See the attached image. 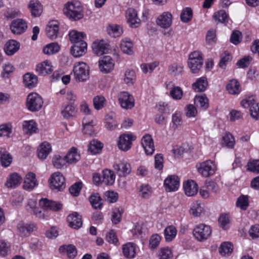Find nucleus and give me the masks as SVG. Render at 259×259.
<instances>
[{
	"label": "nucleus",
	"instance_id": "nucleus-1",
	"mask_svg": "<svg viewBox=\"0 0 259 259\" xmlns=\"http://www.w3.org/2000/svg\"><path fill=\"white\" fill-rule=\"evenodd\" d=\"M64 14L73 21H77L83 17L82 8L79 2L75 1L69 2L63 9Z\"/></svg>",
	"mask_w": 259,
	"mask_h": 259
},
{
	"label": "nucleus",
	"instance_id": "nucleus-2",
	"mask_svg": "<svg viewBox=\"0 0 259 259\" xmlns=\"http://www.w3.org/2000/svg\"><path fill=\"white\" fill-rule=\"evenodd\" d=\"M203 64V55L201 52L195 51L189 55L188 65L193 73H198Z\"/></svg>",
	"mask_w": 259,
	"mask_h": 259
},
{
	"label": "nucleus",
	"instance_id": "nucleus-3",
	"mask_svg": "<svg viewBox=\"0 0 259 259\" xmlns=\"http://www.w3.org/2000/svg\"><path fill=\"white\" fill-rule=\"evenodd\" d=\"M73 73L74 78L76 81H85L89 78V66L83 62H78L74 66Z\"/></svg>",
	"mask_w": 259,
	"mask_h": 259
},
{
	"label": "nucleus",
	"instance_id": "nucleus-4",
	"mask_svg": "<svg viewBox=\"0 0 259 259\" xmlns=\"http://www.w3.org/2000/svg\"><path fill=\"white\" fill-rule=\"evenodd\" d=\"M50 187L53 190L61 191L66 187L65 179L63 175L60 172L52 174L49 180Z\"/></svg>",
	"mask_w": 259,
	"mask_h": 259
},
{
	"label": "nucleus",
	"instance_id": "nucleus-5",
	"mask_svg": "<svg viewBox=\"0 0 259 259\" xmlns=\"http://www.w3.org/2000/svg\"><path fill=\"white\" fill-rule=\"evenodd\" d=\"M211 233L212 230L210 226L203 224L196 226L193 231V234L195 239L201 242L209 238Z\"/></svg>",
	"mask_w": 259,
	"mask_h": 259
},
{
	"label": "nucleus",
	"instance_id": "nucleus-6",
	"mask_svg": "<svg viewBox=\"0 0 259 259\" xmlns=\"http://www.w3.org/2000/svg\"><path fill=\"white\" fill-rule=\"evenodd\" d=\"M43 103L42 98L37 93H31L27 96L26 107L30 111L35 112L39 110Z\"/></svg>",
	"mask_w": 259,
	"mask_h": 259
},
{
	"label": "nucleus",
	"instance_id": "nucleus-7",
	"mask_svg": "<svg viewBox=\"0 0 259 259\" xmlns=\"http://www.w3.org/2000/svg\"><path fill=\"white\" fill-rule=\"evenodd\" d=\"M241 105L244 108H249L251 116L255 120L259 119V102L256 103L252 97L243 100Z\"/></svg>",
	"mask_w": 259,
	"mask_h": 259
},
{
	"label": "nucleus",
	"instance_id": "nucleus-8",
	"mask_svg": "<svg viewBox=\"0 0 259 259\" xmlns=\"http://www.w3.org/2000/svg\"><path fill=\"white\" fill-rule=\"evenodd\" d=\"M136 137L131 134H123L119 137L118 147L123 151H127L131 149L132 142L136 140Z\"/></svg>",
	"mask_w": 259,
	"mask_h": 259
},
{
	"label": "nucleus",
	"instance_id": "nucleus-9",
	"mask_svg": "<svg viewBox=\"0 0 259 259\" xmlns=\"http://www.w3.org/2000/svg\"><path fill=\"white\" fill-rule=\"evenodd\" d=\"M118 100L121 107L123 109H131L134 107V98L127 92L120 93L118 95Z\"/></svg>",
	"mask_w": 259,
	"mask_h": 259
},
{
	"label": "nucleus",
	"instance_id": "nucleus-10",
	"mask_svg": "<svg viewBox=\"0 0 259 259\" xmlns=\"http://www.w3.org/2000/svg\"><path fill=\"white\" fill-rule=\"evenodd\" d=\"M39 205L44 210L58 211L62 209V204L58 202L42 198L39 200Z\"/></svg>",
	"mask_w": 259,
	"mask_h": 259
},
{
	"label": "nucleus",
	"instance_id": "nucleus-11",
	"mask_svg": "<svg viewBox=\"0 0 259 259\" xmlns=\"http://www.w3.org/2000/svg\"><path fill=\"white\" fill-rule=\"evenodd\" d=\"M93 51L97 56L106 54L110 50V45L103 39L95 41L92 46Z\"/></svg>",
	"mask_w": 259,
	"mask_h": 259
},
{
	"label": "nucleus",
	"instance_id": "nucleus-12",
	"mask_svg": "<svg viewBox=\"0 0 259 259\" xmlns=\"http://www.w3.org/2000/svg\"><path fill=\"white\" fill-rule=\"evenodd\" d=\"M180 186V179L175 175L168 176L164 180V187L167 192L177 191Z\"/></svg>",
	"mask_w": 259,
	"mask_h": 259
},
{
	"label": "nucleus",
	"instance_id": "nucleus-13",
	"mask_svg": "<svg viewBox=\"0 0 259 259\" xmlns=\"http://www.w3.org/2000/svg\"><path fill=\"white\" fill-rule=\"evenodd\" d=\"M198 171L204 177H209L215 172L214 164L211 160L205 161L200 164Z\"/></svg>",
	"mask_w": 259,
	"mask_h": 259
},
{
	"label": "nucleus",
	"instance_id": "nucleus-14",
	"mask_svg": "<svg viewBox=\"0 0 259 259\" xmlns=\"http://www.w3.org/2000/svg\"><path fill=\"white\" fill-rule=\"evenodd\" d=\"M27 28V23L22 19H17L13 20L10 25L12 33L15 34H21L24 33Z\"/></svg>",
	"mask_w": 259,
	"mask_h": 259
},
{
	"label": "nucleus",
	"instance_id": "nucleus-15",
	"mask_svg": "<svg viewBox=\"0 0 259 259\" xmlns=\"http://www.w3.org/2000/svg\"><path fill=\"white\" fill-rule=\"evenodd\" d=\"M17 228L21 236H28L37 230V226L34 223L28 224L21 222L17 225Z\"/></svg>",
	"mask_w": 259,
	"mask_h": 259
},
{
	"label": "nucleus",
	"instance_id": "nucleus-16",
	"mask_svg": "<svg viewBox=\"0 0 259 259\" xmlns=\"http://www.w3.org/2000/svg\"><path fill=\"white\" fill-rule=\"evenodd\" d=\"M113 167L118 176L120 177H125L131 172V164L126 161H120L113 165Z\"/></svg>",
	"mask_w": 259,
	"mask_h": 259
},
{
	"label": "nucleus",
	"instance_id": "nucleus-17",
	"mask_svg": "<svg viewBox=\"0 0 259 259\" xmlns=\"http://www.w3.org/2000/svg\"><path fill=\"white\" fill-rule=\"evenodd\" d=\"M67 221L68 226L73 229H78L82 225L81 216L77 212H74L72 214L68 215Z\"/></svg>",
	"mask_w": 259,
	"mask_h": 259
},
{
	"label": "nucleus",
	"instance_id": "nucleus-18",
	"mask_svg": "<svg viewBox=\"0 0 259 259\" xmlns=\"http://www.w3.org/2000/svg\"><path fill=\"white\" fill-rule=\"evenodd\" d=\"M127 22L133 28L138 27L141 24V20L138 17L137 11L133 8H130L126 11Z\"/></svg>",
	"mask_w": 259,
	"mask_h": 259
},
{
	"label": "nucleus",
	"instance_id": "nucleus-19",
	"mask_svg": "<svg viewBox=\"0 0 259 259\" xmlns=\"http://www.w3.org/2000/svg\"><path fill=\"white\" fill-rule=\"evenodd\" d=\"M99 65L101 71L107 73L113 69L114 64L110 56H106L99 61Z\"/></svg>",
	"mask_w": 259,
	"mask_h": 259
},
{
	"label": "nucleus",
	"instance_id": "nucleus-20",
	"mask_svg": "<svg viewBox=\"0 0 259 259\" xmlns=\"http://www.w3.org/2000/svg\"><path fill=\"white\" fill-rule=\"evenodd\" d=\"M141 143L146 154L152 155L154 153V145L151 135H145L142 139Z\"/></svg>",
	"mask_w": 259,
	"mask_h": 259
},
{
	"label": "nucleus",
	"instance_id": "nucleus-21",
	"mask_svg": "<svg viewBox=\"0 0 259 259\" xmlns=\"http://www.w3.org/2000/svg\"><path fill=\"white\" fill-rule=\"evenodd\" d=\"M172 15L169 12H164L156 20L157 24L162 28L169 27L172 23Z\"/></svg>",
	"mask_w": 259,
	"mask_h": 259
},
{
	"label": "nucleus",
	"instance_id": "nucleus-22",
	"mask_svg": "<svg viewBox=\"0 0 259 259\" xmlns=\"http://www.w3.org/2000/svg\"><path fill=\"white\" fill-rule=\"evenodd\" d=\"M36 71L38 75L45 76L52 72L53 66L50 61L45 60L36 66Z\"/></svg>",
	"mask_w": 259,
	"mask_h": 259
},
{
	"label": "nucleus",
	"instance_id": "nucleus-23",
	"mask_svg": "<svg viewBox=\"0 0 259 259\" xmlns=\"http://www.w3.org/2000/svg\"><path fill=\"white\" fill-rule=\"evenodd\" d=\"M46 34L52 39L57 38L59 32V24L57 21H52L49 22L46 28Z\"/></svg>",
	"mask_w": 259,
	"mask_h": 259
},
{
	"label": "nucleus",
	"instance_id": "nucleus-24",
	"mask_svg": "<svg viewBox=\"0 0 259 259\" xmlns=\"http://www.w3.org/2000/svg\"><path fill=\"white\" fill-rule=\"evenodd\" d=\"M87 50V44L81 42L73 44L70 49L71 54L75 57H79L84 55Z\"/></svg>",
	"mask_w": 259,
	"mask_h": 259
},
{
	"label": "nucleus",
	"instance_id": "nucleus-25",
	"mask_svg": "<svg viewBox=\"0 0 259 259\" xmlns=\"http://www.w3.org/2000/svg\"><path fill=\"white\" fill-rule=\"evenodd\" d=\"M94 117L92 116V118L89 120L88 116H85L82 119L83 132L84 134L93 136L94 134L95 125Z\"/></svg>",
	"mask_w": 259,
	"mask_h": 259
},
{
	"label": "nucleus",
	"instance_id": "nucleus-26",
	"mask_svg": "<svg viewBox=\"0 0 259 259\" xmlns=\"http://www.w3.org/2000/svg\"><path fill=\"white\" fill-rule=\"evenodd\" d=\"M185 193L188 196H193L198 192V186L195 181L188 180L183 185Z\"/></svg>",
	"mask_w": 259,
	"mask_h": 259
},
{
	"label": "nucleus",
	"instance_id": "nucleus-27",
	"mask_svg": "<svg viewBox=\"0 0 259 259\" xmlns=\"http://www.w3.org/2000/svg\"><path fill=\"white\" fill-rule=\"evenodd\" d=\"M19 48V42L15 40L11 39L6 42L4 49L7 55L12 56L17 52Z\"/></svg>",
	"mask_w": 259,
	"mask_h": 259
},
{
	"label": "nucleus",
	"instance_id": "nucleus-28",
	"mask_svg": "<svg viewBox=\"0 0 259 259\" xmlns=\"http://www.w3.org/2000/svg\"><path fill=\"white\" fill-rule=\"evenodd\" d=\"M37 185L35 175L29 172L26 175L24 181L23 188L25 190H32Z\"/></svg>",
	"mask_w": 259,
	"mask_h": 259
},
{
	"label": "nucleus",
	"instance_id": "nucleus-29",
	"mask_svg": "<svg viewBox=\"0 0 259 259\" xmlns=\"http://www.w3.org/2000/svg\"><path fill=\"white\" fill-rule=\"evenodd\" d=\"M28 8L33 17L39 16L42 12L41 4L37 1L31 0L30 1Z\"/></svg>",
	"mask_w": 259,
	"mask_h": 259
},
{
	"label": "nucleus",
	"instance_id": "nucleus-30",
	"mask_svg": "<svg viewBox=\"0 0 259 259\" xmlns=\"http://www.w3.org/2000/svg\"><path fill=\"white\" fill-rule=\"evenodd\" d=\"M102 183L106 185H112L115 180V175L114 172L109 169H104L102 171Z\"/></svg>",
	"mask_w": 259,
	"mask_h": 259
},
{
	"label": "nucleus",
	"instance_id": "nucleus-31",
	"mask_svg": "<svg viewBox=\"0 0 259 259\" xmlns=\"http://www.w3.org/2000/svg\"><path fill=\"white\" fill-rule=\"evenodd\" d=\"M124 256L128 258H133L136 255V245L133 243H127L122 246Z\"/></svg>",
	"mask_w": 259,
	"mask_h": 259
},
{
	"label": "nucleus",
	"instance_id": "nucleus-32",
	"mask_svg": "<svg viewBox=\"0 0 259 259\" xmlns=\"http://www.w3.org/2000/svg\"><path fill=\"white\" fill-rule=\"evenodd\" d=\"M208 85V82L205 77H201L198 78L195 82L192 84L193 89L197 92H204Z\"/></svg>",
	"mask_w": 259,
	"mask_h": 259
},
{
	"label": "nucleus",
	"instance_id": "nucleus-33",
	"mask_svg": "<svg viewBox=\"0 0 259 259\" xmlns=\"http://www.w3.org/2000/svg\"><path fill=\"white\" fill-rule=\"evenodd\" d=\"M228 93L232 95H238L241 91L239 82L235 79L230 80L226 85Z\"/></svg>",
	"mask_w": 259,
	"mask_h": 259
},
{
	"label": "nucleus",
	"instance_id": "nucleus-34",
	"mask_svg": "<svg viewBox=\"0 0 259 259\" xmlns=\"http://www.w3.org/2000/svg\"><path fill=\"white\" fill-rule=\"evenodd\" d=\"M52 150L51 145L48 142L42 143L38 149V157L40 159H45Z\"/></svg>",
	"mask_w": 259,
	"mask_h": 259
},
{
	"label": "nucleus",
	"instance_id": "nucleus-35",
	"mask_svg": "<svg viewBox=\"0 0 259 259\" xmlns=\"http://www.w3.org/2000/svg\"><path fill=\"white\" fill-rule=\"evenodd\" d=\"M22 181V177L17 173H13L8 179L6 186L8 188H15L19 185Z\"/></svg>",
	"mask_w": 259,
	"mask_h": 259
},
{
	"label": "nucleus",
	"instance_id": "nucleus-36",
	"mask_svg": "<svg viewBox=\"0 0 259 259\" xmlns=\"http://www.w3.org/2000/svg\"><path fill=\"white\" fill-rule=\"evenodd\" d=\"M0 161L2 166L8 167L12 161V156L4 148L0 147Z\"/></svg>",
	"mask_w": 259,
	"mask_h": 259
},
{
	"label": "nucleus",
	"instance_id": "nucleus-37",
	"mask_svg": "<svg viewBox=\"0 0 259 259\" xmlns=\"http://www.w3.org/2000/svg\"><path fill=\"white\" fill-rule=\"evenodd\" d=\"M37 77L34 74L27 73L23 76V83L25 85L29 88L34 87L37 83Z\"/></svg>",
	"mask_w": 259,
	"mask_h": 259
},
{
	"label": "nucleus",
	"instance_id": "nucleus-38",
	"mask_svg": "<svg viewBox=\"0 0 259 259\" xmlns=\"http://www.w3.org/2000/svg\"><path fill=\"white\" fill-rule=\"evenodd\" d=\"M68 35L70 41L73 44L85 42L83 40V38L85 34L82 32H78L73 30L69 32Z\"/></svg>",
	"mask_w": 259,
	"mask_h": 259
},
{
	"label": "nucleus",
	"instance_id": "nucleus-39",
	"mask_svg": "<svg viewBox=\"0 0 259 259\" xmlns=\"http://www.w3.org/2000/svg\"><path fill=\"white\" fill-rule=\"evenodd\" d=\"M65 159L66 162L74 163L80 159V155L77 153V150L74 147L71 148L67 154L65 156Z\"/></svg>",
	"mask_w": 259,
	"mask_h": 259
},
{
	"label": "nucleus",
	"instance_id": "nucleus-40",
	"mask_svg": "<svg viewBox=\"0 0 259 259\" xmlns=\"http://www.w3.org/2000/svg\"><path fill=\"white\" fill-rule=\"evenodd\" d=\"M120 48L124 54L132 55L134 53L133 42L128 38H125L121 41Z\"/></svg>",
	"mask_w": 259,
	"mask_h": 259
},
{
	"label": "nucleus",
	"instance_id": "nucleus-41",
	"mask_svg": "<svg viewBox=\"0 0 259 259\" xmlns=\"http://www.w3.org/2000/svg\"><path fill=\"white\" fill-rule=\"evenodd\" d=\"M177 230L176 227L172 225L166 227L164 231V235L166 242L171 241L176 236Z\"/></svg>",
	"mask_w": 259,
	"mask_h": 259
},
{
	"label": "nucleus",
	"instance_id": "nucleus-42",
	"mask_svg": "<svg viewBox=\"0 0 259 259\" xmlns=\"http://www.w3.org/2000/svg\"><path fill=\"white\" fill-rule=\"evenodd\" d=\"M23 131L27 134L36 133L37 124L33 120L25 121L23 123Z\"/></svg>",
	"mask_w": 259,
	"mask_h": 259
},
{
	"label": "nucleus",
	"instance_id": "nucleus-43",
	"mask_svg": "<svg viewBox=\"0 0 259 259\" xmlns=\"http://www.w3.org/2000/svg\"><path fill=\"white\" fill-rule=\"evenodd\" d=\"M60 50V46L57 42H52L47 45L43 48L45 54L51 55L58 53Z\"/></svg>",
	"mask_w": 259,
	"mask_h": 259
},
{
	"label": "nucleus",
	"instance_id": "nucleus-44",
	"mask_svg": "<svg viewBox=\"0 0 259 259\" xmlns=\"http://www.w3.org/2000/svg\"><path fill=\"white\" fill-rule=\"evenodd\" d=\"M107 31L109 35L113 37L120 36L122 32V28L116 24H110L107 27Z\"/></svg>",
	"mask_w": 259,
	"mask_h": 259
},
{
	"label": "nucleus",
	"instance_id": "nucleus-45",
	"mask_svg": "<svg viewBox=\"0 0 259 259\" xmlns=\"http://www.w3.org/2000/svg\"><path fill=\"white\" fill-rule=\"evenodd\" d=\"M103 147V144L96 140L91 141L88 150L93 154L99 153Z\"/></svg>",
	"mask_w": 259,
	"mask_h": 259
},
{
	"label": "nucleus",
	"instance_id": "nucleus-46",
	"mask_svg": "<svg viewBox=\"0 0 259 259\" xmlns=\"http://www.w3.org/2000/svg\"><path fill=\"white\" fill-rule=\"evenodd\" d=\"M194 104L202 110H206L209 106L208 100L205 96H196L194 99Z\"/></svg>",
	"mask_w": 259,
	"mask_h": 259
},
{
	"label": "nucleus",
	"instance_id": "nucleus-47",
	"mask_svg": "<svg viewBox=\"0 0 259 259\" xmlns=\"http://www.w3.org/2000/svg\"><path fill=\"white\" fill-rule=\"evenodd\" d=\"M234 137L229 133H226L222 137V144L224 146L229 148H233L235 145Z\"/></svg>",
	"mask_w": 259,
	"mask_h": 259
},
{
	"label": "nucleus",
	"instance_id": "nucleus-48",
	"mask_svg": "<svg viewBox=\"0 0 259 259\" xmlns=\"http://www.w3.org/2000/svg\"><path fill=\"white\" fill-rule=\"evenodd\" d=\"M90 202L95 209H101L102 207V198L98 193H94L91 195Z\"/></svg>",
	"mask_w": 259,
	"mask_h": 259
},
{
	"label": "nucleus",
	"instance_id": "nucleus-49",
	"mask_svg": "<svg viewBox=\"0 0 259 259\" xmlns=\"http://www.w3.org/2000/svg\"><path fill=\"white\" fill-rule=\"evenodd\" d=\"M60 251H65L69 258H73L77 254V250L75 246L72 244L63 245L59 248Z\"/></svg>",
	"mask_w": 259,
	"mask_h": 259
},
{
	"label": "nucleus",
	"instance_id": "nucleus-50",
	"mask_svg": "<svg viewBox=\"0 0 259 259\" xmlns=\"http://www.w3.org/2000/svg\"><path fill=\"white\" fill-rule=\"evenodd\" d=\"M193 16V12L191 8L187 7L183 10L180 17L183 22L188 23L191 20Z\"/></svg>",
	"mask_w": 259,
	"mask_h": 259
},
{
	"label": "nucleus",
	"instance_id": "nucleus-51",
	"mask_svg": "<svg viewBox=\"0 0 259 259\" xmlns=\"http://www.w3.org/2000/svg\"><path fill=\"white\" fill-rule=\"evenodd\" d=\"M233 249V245L228 242H225L221 244L219 248V252L222 255L231 254Z\"/></svg>",
	"mask_w": 259,
	"mask_h": 259
},
{
	"label": "nucleus",
	"instance_id": "nucleus-52",
	"mask_svg": "<svg viewBox=\"0 0 259 259\" xmlns=\"http://www.w3.org/2000/svg\"><path fill=\"white\" fill-rule=\"evenodd\" d=\"M12 133V126L10 123H5L0 125V137L6 136L10 137Z\"/></svg>",
	"mask_w": 259,
	"mask_h": 259
},
{
	"label": "nucleus",
	"instance_id": "nucleus-53",
	"mask_svg": "<svg viewBox=\"0 0 259 259\" xmlns=\"http://www.w3.org/2000/svg\"><path fill=\"white\" fill-rule=\"evenodd\" d=\"M220 58L219 66L221 68H225L227 63L232 59L231 54L228 51H225L221 55Z\"/></svg>",
	"mask_w": 259,
	"mask_h": 259
},
{
	"label": "nucleus",
	"instance_id": "nucleus-54",
	"mask_svg": "<svg viewBox=\"0 0 259 259\" xmlns=\"http://www.w3.org/2000/svg\"><path fill=\"white\" fill-rule=\"evenodd\" d=\"M106 102L105 98L103 96H96L93 99V104L96 110H100L103 108Z\"/></svg>",
	"mask_w": 259,
	"mask_h": 259
},
{
	"label": "nucleus",
	"instance_id": "nucleus-55",
	"mask_svg": "<svg viewBox=\"0 0 259 259\" xmlns=\"http://www.w3.org/2000/svg\"><path fill=\"white\" fill-rule=\"evenodd\" d=\"M61 113L65 118L72 117L75 113V107L72 104H69L62 111Z\"/></svg>",
	"mask_w": 259,
	"mask_h": 259
},
{
	"label": "nucleus",
	"instance_id": "nucleus-56",
	"mask_svg": "<svg viewBox=\"0 0 259 259\" xmlns=\"http://www.w3.org/2000/svg\"><path fill=\"white\" fill-rule=\"evenodd\" d=\"M105 239L109 243H112L115 245H119V241L116 232L113 230H110L106 234Z\"/></svg>",
	"mask_w": 259,
	"mask_h": 259
},
{
	"label": "nucleus",
	"instance_id": "nucleus-57",
	"mask_svg": "<svg viewBox=\"0 0 259 259\" xmlns=\"http://www.w3.org/2000/svg\"><path fill=\"white\" fill-rule=\"evenodd\" d=\"M151 194V187L148 185H142L139 188V196L143 198H149Z\"/></svg>",
	"mask_w": 259,
	"mask_h": 259
},
{
	"label": "nucleus",
	"instance_id": "nucleus-58",
	"mask_svg": "<svg viewBox=\"0 0 259 259\" xmlns=\"http://www.w3.org/2000/svg\"><path fill=\"white\" fill-rule=\"evenodd\" d=\"M183 67L177 64H171L168 68L170 74L175 76L181 74L183 72Z\"/></svg>",
	"mask_w": 259,
	"mask_h": 259
},
{
	"label": "nucleus",
	"instance_id": "nucleus-59",
	"mask_svg": "<svg viewBox=\"0 0 259 259\" xmlns=\"http://www.w3.org/2000/svg\"><path fill=\"white\" fill-rule=\"evenodd\" d=\"M161 237L157 234L151 236L149 240V246L151 249H156L159 245Z\"/></svg>",
	"mask_w": 259,
	"mask_h": 259
},
{
	"label": "nucleus",
	"instance_id": "nucleus-60",
	"mask_svg": "<svg viewBox=\"0 0 259 259\" xmlns=\"http://www.w3.org/2000/svg\"><path fill=\"white\" fill-rule=\"evenodd\" d=\"M172 122L174 128H177L182 124V113L181 112L177 111L172 114Z\"/></svg>",
	"mask_w": 259,
	"mask_h": 259
},
{
	"label": "nucleus",
	"instance_id": "nucleus-61",
	"mask_svg": "<svg viewBox=\"0 0 259 259\" xmlns=\"http://www.w3.org/2000/svg\"><path fill=\"white\" fill-rule=\"evenodd\" d=\"M183 92L179 87H174L170 91V95L175 100H180L183 97Z\"/></svg>",
	"mask_w": 259,
	"mask_h": 259
},
{
	"label": "nucleus",
	"instance_id": "nucleus-62",
	"mask_svg": "<svg viewBox=\"0 0 259 259\" xmlns=\"http://www.w3.org/2000/svg\"><path fill=\"white\" fill-rule=\"evenodd\" d=\"M218 221L220 226L224 230H227L229 228V224L230 223L229 214L226 213L221 214Z\"/></svg>",
	"mask_w": 259,
	"mask_h": 259
},
{
	"label": "nucleus",
	"instance_id": "nucleus-63",
	"mask_svg": "<svg viewBox=\"0 0 259 259\" xmlns=\"http://www.w3.org/2000/svg\"><path fill=\"white\" fill-rule=\"evenodd\" d=\"M159 259H171L172 252L168 247L161 248L159 251Z\"/></svg>",
	"mask_w": 259,
	"mask_h": 259
},
{
	"label": "nucleus",
	"instance_id": "nucleus-64",
	"mask_svg": "<svg viewBox=\"0 0 259 259\" xmlns=\"http://www.w3.org/2000/svg\"><path fill=\"white\" fill-rule=\"evenodd\" d=\"M247 169L250 171L259 173V160H252L248 162Z\"/></svg>",
	"mask_w": 259,
	"mask_h": 259
}]
</instances>
